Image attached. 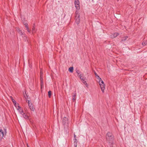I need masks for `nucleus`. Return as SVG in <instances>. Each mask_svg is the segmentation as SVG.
I'll return each mask as SVG.
<instances>
[{
  "mask_svg": "<svg viewBox=\"0 0 147 147\" xmlns=\"http://www.w3.org/2000/svg\"><path fill=\"white\" fill-rule=\"evenodd\" d=\"M106 139L110 147H113L112 144L113 142V136L111 132H108L106 135Z\"/></svg>",
  "mask_w": 147,
  "mask_h": 147,
  "instance_id": "f257e3e1",
  "label": "nucleus"
},
{
  "mask_svg": "<svg viewBox=\"0 0 147 147\" xmlns=\"http://www.w3.org/2000/svg\"><path fill=\"white\" fill-rule=\"evenodd\" d=\"M6 134V130L5 129L4 131L2 129H0V141L3 137H5Z\"/></svg>",
  "mask_w": 147,
  "mask_h": 147,
  "instance_id": "f03ea898",
  "label": "nucleus"
},
{
  "mask_svg": "<svg viewBox=\"0 0 147 147\" xmlns=\"http://www.w3.org/2000/svg\"><path fill=\"white\" fill-rule=\"evenodd\" d=\"M74 4L75 5V7L76 9H80V6L79 5V0H74Z\"/></svg>",
  "mask_w": 147,
  "mask_h": 147,
  "instance_id": "7ed1b4c3",
  "label": "nucleus"
},
{
  "mask_svg": "<svg viewBox=\"0 0 147 147\" xmlns=\"http://www.w3.org/2000/svg\"><path fill=\"white\" fill-rule=\"evenodd\" d=\"M18 33L22 37H23L24 36V37H26L25 35L24 34V32H23L19 28H18L16 29Z\"/></svg>",
  "mask_w": 147,
  "mask_h": 147,
  "instance_id": "20e7f679",
  "label": "nucleus"
},
{
  "mask_svg": "<svg viewBox=\"0 0 147 147\" xmlns=\"http://www.w3.org/2000/svg\"><path fill=\"white\" fill-rule=\"evenodd\" d=\"M42 71L41 70L40 71V81H41V88H42L43 86L44 85V83L43 82V78H42Z\"/></svg>",
  "mask_w": 147,
  "mask_h": 147,
  "instance_id": "39448f33",
  "label": "nucleus"
},
{
  "mask_svg": "<svg viewBox=\"0 0 147 147\" xmlns=\"http://www.w3.org/2000/svg\"><path fill=\"white\" fill-rule=\"evenodd\" d=\"M68 123L67 118L66 117L63 118L62 121V123L64 125H66Z\"/></svg>",
  "mask_w": 147,
  "mask_h": 147,
  "instance_id": "423d86ee",
  "label": "nucleus"
},
{
  "mask_svg": "<svg viewBox=\"0 0 147 147\" xmlns=\"http://www.w3.org/2000/svg\"><path fill=\"white\" fill-rule=\"evenodd\" d=\"M28 103L29 108L32 111H34V108L33 107L32 104L30 103L29 101V100L28 101Z\"/></svg>",
  "mask_w": 147,
  "mask_h": 147,
  "instance_id": "0eeeda50",
  "label": "nucleus"
},
{
  "mask_svg": "<svg viewBox=\"0 0 147 147\" xmlns=\"http://www.w3.org/2000/svg\"><path fill=\"white\" fill-rule=\"evenodd\" d=\"M99 85L100 86V87L101 89V91H102L103 93H104V90L105 89V84H101L100 83Z\"/></svg>",
  "mask_w": 147,
  "mask_h": 147,
  "instance_id": "6e6552de",
  "label": "nucleus"
},
{
  "mask_svg": "<svg viewBox=\"0 0 147 147\" xmlns=\"http://www.w3.org/2000/svg\"><path fill=\"white\" fill-rule=\"evenodd\" d=\"M16 108L20 113L21 114H22L23 113V110L21 109V107L19 106H18V107H17Z\"/></svg>",
  "mask_w": 147,
  "mask_h": 147,
  "instance_id": "1a4fd4ad",
  "label": "nucleus"
},
{
  "mask_svg": "<svg viewBox=\"0 0 147 147\" xmlns=\"http://www.w3.org/2000/svg\"><path fill=\"white\" fill-rule=\"evenodd\" d=\"M11 98L12 100V101L14 104V105L16 107H18V104H17L16 101H15V100H14V99L12 97H11Z\"/></svg>",
  "mask_w": 147,
  "mask_h": 147,
  "instance_id": "9d476101",
  "label": "nucleus"
},
{
  "mask_svg": "<svg viewBox=\"0 0 147 147\" xmlns=\"http://www.w3.org/2000/svg\"><path fill=\"white\" fill-rule=\"evenodd\" d=\"M76 19V23L78 24L80 22V18L79 16H76L75 17Z\"/></svg>",
  "mask_w": 147,
  "mask_h": 147,
  "instance_id": "9b49d317",
  "label": "nucleus"
},
{
  "mask_svg": "<svg viewBox=\"0 0 147 147\" xmlns=\"http://www.w3.org/2000/svg\"><path fill=\"white\" fill-rule=\"evenodd\" d=\"M22 115L23 117L25 119H28V116L26 115L25 113H23L22 114H21Z\"/></svg>",
  "mask_w": 147,
  "mask_h": 147,
  "instance_id": "f8f14e48",
  "label": "nucleus"
},
{
  "mask_svg": "<svg viewBox=\"0 0 147 147\" xmlns=\"http://www.w3.org/2000/svg\"><path fill=\"white\" fill-rule=\"evenodd\" d=\"M79 9H76V12H75V17L77 16L78 17V16H80V15L79 13Z\"/></svg>",
  "mask_w": 147,
  "mask_h": 147,
  "instance_id": "ddd939ff",
  "label": "nucleus"
},
{
  "mask_svg": "<svg viewBox=\"0 0 147 147\" xmlns=\"http://www.w3.org/2000/svg\"><path fill=\"white\" fill-rule=\"evenodd\" d=\"M128 38V37L127 36H125L124 37H123L122 38L121 42H123L125 41V40H126Z\"/></svg>",
  "mask_w": 147,
  "mask_h": 147,
  "instance_id": "4468645a",
  "label": "nucleus"
},
{
  "mask_svg": "<svg viewBox=\"0 0 147 147\" xmlns=\"http://www.w3.org/2000/svg\"><path fill=\"white\" fill-rule=\"evenodd\" d=\"M94 74L97 79H98L99 80H101V79L99 77V76L95 72H94Z\"/></svg>",
  "mask_w": 147,
  "mask_h": 147,
  "instance_id": "2eb2a0df",
  "label": "nucleus"
},
{
  "mask_svg": "<svg viewBox=\"0 0 147 147\" xmlns=\"http://www.w3.org/2000/svg\"><path fill=\"white\" fill-rule=\"evenodd\" d=\"M76 93H74L73 94V98L72 99V100L73 101H75L76 100Z\"/></svg>",
  "mask_w": 147,
  "mask_h": 147,
  "instance_id": "dca6fc26",
  "label": "nucleus"
},
{
  "mask_svg": "<svg viewBox=\"0 0 147 147\" xmlns=\"http://www.w3.org/2000/svg\"><path fill=\"white\" fill-rule=\"evenodd\" d=\"M74 68L73 67H70L69 69V71L71 72L72 73L73 71Z\"/></svg>",
  "mask_w": 147,
  "mask_h": 147,
  "instance_id": "f3484780",
  "label": "nucleus"
},
{
  "mask_svg": "<svg viewBox=\"0 0 147 147\" xmlns=\"http://www.w3.org/2000/svg\"><path fill=\"white\" fill-rule=\"evenodd\" d=\"M119 34L117 33H114L113 34V38H115V37H117V36H118Z\"/></svg>",
  "mask_w": 147,
  "mask_h": 147,
  "instance_id": "a211bd4d",
  "label": "nucleus"
},
{
  "mask_svg": "<svg viewBox=\"0 0 147 147\" xmlns=\"http://www.w3.org/2000/svg\"><path fill=\"white\" fill-rule=\"evenodd\" d=\"M147 44V40L146 41H144L142 42V45L143 46H145Z\"/></svg>",
  "mask_w": 147,
  "mask_h": 147,
  "instance_id": "6ab92c4d",
  "label": "nucleus"
},
{
  "mask_svg": "<svg viewBox=\"0 0 147 147\" xmlns=\"http://www.w3.org/2000/svg\"><path fill=\"white\" fill-rule=\"evenodd\" d=\"M48 96L49 98H50L51 96V91H49L48 92Z\"/></svg>",
  "mask_w": 147,
  "mask_h": 147,
  "instance_id": "aec40b11",
  "label": "nucleus"
},
{
  "mask_svg": "<svg viewBox=\"0 0 147 147\" xmlns=\"http://www.w3.org/2000/svg\"><path fill=\"white\" fill-rule=\"evenodd\" d=\"M36 32L35 28L34 26H33V28H32V32L33 33H35Z\"/></svg>",
  "mask_w": 147,
  "mask_h": 147,
  "instance_id": "412c9836",
  "label": "nucleus"
},
{
  "mask_svg": "<svg viewBox=\"0 0 147 147\" xmlns=\"http://www.w3.org/2000/svg\"><path fill=\"white\" fill-rule=\"evenodd\" d=\"M23 23L25 25V26L26 28V29L28 28V25L27 23H25L24 22Z\"/></svg>",
  "mask_w": 147,
  "mask_h": 147,
  "instance_id": "4be33fe9",
  "label": "nucleus"
},
{
  "mask_svg": "<svg viewBox=\"0 0 147 147\" xmlns=\"http://www.w3.org/2000/svg\"><path fill=\"white\" fill-rule=\"evenodd\" d=\"M100 83L101 84H104L103 81L101 79V80L100 81L99 80V84H100Z\"/></svg>",
  "mask_w": 147,
  "mask_h": 147,
  "instance_id": "5701e85b",
  "label": "nucleus"
},
{
  "mask_svg": "<svg viewBox=\"0 0 147 147\" xmlns=\"http://www.w3.org/2000/svg\"><path fill=\"white\" fill-rule=\"evenodd\" d=\"M74 143H78L77 140L76 139V138H75V139H74Z\"/></svg>",
  "mask_w": 147,
  "mask_h": 147,
  "instance_id": "b1692460",
  "label": "nucleus"
},
{
  "mask_svg": "<svg viewBox=\"0 0 147 147\" xmlns=\"http://www.w3.org/2000/svg\"><path fill=\"white\" fill-rule=\"evenodd\" d=\"M85 77H83L81 79H80L81 81H82V82L83 81H84V80H85Z\"/></svg>",
  "mask_w": 147,
  "mask_h": 147,
  "instance_id": "393cba45",
  "label": "nucleus"
},
{
  "mask_svg": "<svg viewBox=\"0 0 147 147\" xmlns=\"http://www.w3.org/2000/svg\"><path fill=\"white\" fill-rule=\"evenodd\" d=\"M77 145V143H74V147H76Z\"/></svg>",
  "mask_w": 147,
  "mask_h": 147,
  "instance_id": "a878e982",
  "label": "nucleus"
},
{
  "mask_svg": "<svg viewBox=\"0 0 147 147\" xmlns=\"http://www.w3.org/2000/svg\"><path fill=\"white\" fill-rule=\"evenodd\" d=\"M82 75L80 73H78V76L79 77H80L81 76V75Z\"/></svg>",
  "mask_w": 147,
  "mask_h": 147,
  "instance_id": "bb28decb",
  "label": "nucleus"
},
{
  "mask_svg": "<svg viewBox=\"0 0 147 147\" xmlns=\"http://www.w3.org/2000/svg\"><path fill=\"white\" fill-rule=\"evenodd\" d=\"M27 30L28 31V32L30 33V31L29 30V28H27Z\"/></svg>",
  "mask_w": 147,
  "mask_h": 147,
  "instance_id": "cd10ccee",
  "label": "nucleus"
},
{
  "mask_svg": "<svg viewBox=\"0 0 147 147\" xmlns=\"http://www.w3.org/2000/svg\"><path fill=\"white\" fill-rule=\"evenodd\" d=\"M82 82L85 84L86 83V82L85 80L84 81H83Z\"/></svg>",
  "mask_w": 147,
  "mask_h": 147,
  "instance_id": "c85d7f7f",
  "label": "nucleus"
},
{
  "mask_svg": "<svg viewBox=\"0 0 147 147\" xmlns=\"http://www.w3.org/2000/svg\"><path fill=\"white\" fill-rule=\"evenodd\" d=\"M76 73L78 74V73H79V70H77L76 71Z\"/></svg>",
  "mask_w": 147,
  "mask_h": 147,
  "instance_id": "c756f323",
  "label": "nucleus"
},
{
  "mask_svg": "<svg viewBox=\"0 0 147 147\" xmlns=\"http://www.w3.org/2000/svg\"><path fill=\"white\" fill-rule=\"evenodd\" d=\"M83 75H81V76H80V77H79L80 79H81L83 77Z\"/></svg>",
  "mask_w": 147,
  "mask_h": 147,
  "instance_id": "7c9ffc66",
  "label": "nucleus"
},
{
  "mask_svg": "<svg viewBox=\"0 0 147 147\" xmlns=\"http://www.w3.org/2000/svg\"><path fill=\"white\" fill-rule=\"evenodd\" d=\"M85 85H86V87H88V85L87 83L85 84Z\"/></svg>",
  "mask_w": 147,
  "mask_h": 147,
  "instance_id": "2f4dec72",
  "label": "nucleus"
},
{
  "mask_svg": "<svg viewBox=\"0 0 147 147\" xmlns=\"http://www.w3.org/2000/svg\"><path fill=\"white\" fill-rule=\"evenodd\" d=\"M74 139H75V138H76V136L75 135V134H74Z\"/></svg>",
  "mask_w": 147,
  "mask_h": 147,
  "instance_id": "473e14b6",
  "label": "nucleus"
},
{
  "mask_svg": "<svg viewBox=\"0 0 147 147\" xmlns=\"http://www.w3.org/2000/svg\"><path fill=\"white\" fill-rule=\"evenodd\" d=\"M24 97H25L26 98V96H25V94H24Z\"/></svg>",
  "mask_w": 147,
  "mask_h": 147,
  "instance_id": "72a5a7b5",
  "label": "nucleus"
}]
</instances>
